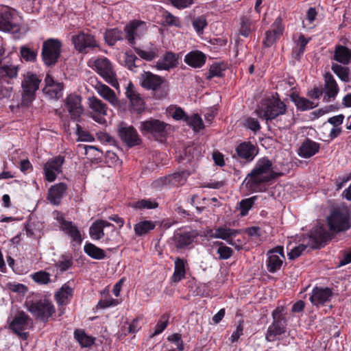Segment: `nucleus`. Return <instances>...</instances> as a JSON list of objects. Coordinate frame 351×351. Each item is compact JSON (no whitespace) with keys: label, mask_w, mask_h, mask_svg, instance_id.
<instances>
[{"label":"nucleus","mask_w":351,"mask_h":351,"mask_svg":"<svg viewBox=\"0 0 351 351\" xmlns=\"http://www.w3.org/2000/svg\"><path fill=\"white\" fill-rule=\"evenodd\" d=\"M256 112L259 118L267 123L276 121L279 128H288L294 123V115L287 110L285 103L279 98L271 97L262 101Z\"/></svg>","instance_id":"1"},{"label":"nucleus","mask_w":351,"mask_h":351,"mask_svg":"<svg viewBox=\"0 0 351 351\" xmlns=\"http://www.w3.org/2000/svg\"><path fill=\"white\" fill-rule=\"evenodd\" d=\"M281 175L274 171L272 162L264 157L257 160L243 184L251 191L262 192L265 190L266 184Z\"/></svg>","instance_id":"2"},{"label":"nucleus","mask_w":351,"mask_h":351,"mask_svg":"<svg viewBox=\"0 0 351 351\" xmlns=\"http://www.w3.org/2000/svg\"><path fill=\"white\" fill-rule=\"evenodd\" d=\"M42 78L32 72H27L23 75L21 82L22 98L18 105L21 108H29L36 98V92L38 90Z\"/></svg>","instance_id":"3"},{"label":"nucleus","mask_w":351,"mask_h":351,"mask_svg":"<svg viewBox=\"0 0 351 351\" xmlns=\"http://www.w3.org/2000/svg\"><path fill=\"white\" fill-rule=\"evenodd\" d=\"M327 223L332 233L344 232L351 228V213L346 206H338L331 210Z\"/></svg>","instance_id":"4"},{"label":"nucleus","mask_w":351,"mask_h":351,"mask_svg":"<svg viewBox=\"0 0 351 351\" xmlns=\"http://www.w3.org/2000/svg\"><path fill=\"white\" fill-rule=\"evenodd\" d=\"M271 315L273 322L268 327L265 335V339L269 342L275 341L278 336L284 334L287 325V319L283 306L276 307Z\"/></svg>","instance_id":"5"},{"label":"nucleus","mask_w":351,"mask_h":351,"mask_svg":"<svg viewBox=\"0 0 351 351\" xmlns=\"http://www.w3.org/2000/svg\"><path fill=\"white\" fill-rule=\"evenodd\" d=\"M88 65L112 86L115 87L118 85L115 72L113 70L111 62L108 58L105 57L91 58L88 60Z\"/></svg>","instance_id":"6"},{"label":"nucleus","mask_w":351,"mask_h":351,"mask_svg":"<svg viewBox=\"0 0 351 351\" xmlns=\"http://www.w3.org/2000/svg\"><path fill=\"white\" fill-rule=\"evenodd\" d=\"M27 310L37 319L43 322L48 321L49 318L55 313V307L52 302L47 299L26 303Z\"/></svg>","instance_id":"7"},{"label":"nucleus","mask_w":351,"mask_h":351,"mask_svg":"<svg viewBox=\"0 0 351 351\" xmlns=\"http://www.w3.org/2000/svg\"><path fill=\"white\" fill-rule=\"evenodd\" d=\"M71 42L75 49L80 53L86 54L90 50L99 48V45L94 35L88 32H79L72 36Z\"/></svg>","instance_id":"8"},{"label":"nucleus","mask_w":351,"mask_h":351,"mask_svg":"<svg viewBox=\"0 0 351 351\" xmlns=\"http://www.w3.org/2000/svg\"><path fill=\"white\" fill-rule=\"evenodd\" d=\"M171 125L159 119H149L141 121L139 130L144 135L152 134L155 138H163L167 136Z\"/></svg>","instance_id":"9"},{"label":"nucleus","mask_w":351,"mask_h":351,"mask_svg":"<svg viewBox=\"0 0 351 351\" xmlns=\"http://www.w3.org/2000/svg\"><path fill=\"white\" fill-rule=\"evenodd\" d=\"M62 43L55 38H49L43 44L41 56L47 66L54 65L60 56Z\"/></svg>","instance_id":"10"},{"label":"nucleus","mask_w":351,"mask_h":351,"mask_svg":"<svg viewBox=\"0 0 351 351\" xmlns=\"http://www.w3.org/2000/svg\"><path fill=\"white\" fill-rule=\"evenodd\" d=\"M53 215L58 223L60 230L68 235L73 241L80 244L82 242V237L77 227L72 221L66 220L62 213L55 211Z\"/></svg>","instance_id":"11"},{"label":"nucleus","mask_w":351,"mask_h":351,"mask_svg":"<svg viewBox=\"0 0 351 351\" xmlns=\"http://www.w3.org/2000/svg\"><path fill=\"white\" fill-rule=\"evenodd\" d=\"M17 29L16 12L9 7L0 8V30L15 32Z\"/></svg>","instance_id":"12"},{"label":"nucleus","mask_w":351,"mask_h":351,"mask_svg":"<svg viewBox=\"0 0 351 351\" xmlns=\"http://www.w3.org/2000/svg\"><path fill=\"white\" fill-rule=\"evenodd\" d=\"M30 318L23 311L18 312L10 324V328L20 338L26 340L29 334L25 332L28 328Z\"/></svg>","instance_id":"13"},{"label":"nucleus","mask_w":351,"mask_h":351,"mask_svg":"<svg viewBox=\"0 0 351 351\" xmlns=\"http://www.w3.org/2000/svg\"><path fill=\"white\" fill-rule=\"evenodd\" d=\"M332 295V289L316 286L311 291L309 300L313 306H323L330 302Z\"/></svg>","instance_id":"14"},{"label":"nucleus","mask_w":351,"mask_h":351,"mask_svg":"<svg viewBox=\"0 0 351 351\" xmlns=\"http://www.w3.org/2000/svg\"><path fill=\"white\" fill-rule=\"evenodd\" d=\"M64 162V157L58 156L47 160L43 167L45 178L48 182H53L57 176L62 173V166Z\"/></svg>","instance_id":"15"},{"label":"nucleus","mask_w":351,"mask_h":351,"mask_svg":"<svg viewBox=\"0 0 351 351\" xmlns=\"http://www.w3.org/2000/svg\"><path fill=\"white\" fill-rule=\"evenodd\" d=\"M118 134L120 138L129 147L139 145L141 138L132 125H129L125 123H121L118 125Z\"/></svg>","instance_id":"16"},{"label":"nucleus","mask_w":351,"mask_h":351,"mask_svg":"<svg viewBox=\"0 0 351 351\" xmlns=\"http://www.w3.org/2000/svg\"><path fill=\"white\" fill-rule=\"evenodd\" d=\"M266 262L267 270L270 273H274L280 269L285 260L284 249L282 246H278L267 253Z\"/></svg>","instance_id":"17"},{"label":"nucleus","mask_w":351,"mask_h":351,"mask_svg":"<svg viewBox=\"0 0 351 351\" xmlns=\"http://www.w3.org/2000/svg\"><path fill=\"white\" fill-rule=\"evenodd\" d=\"M191 173L188 170H183L182 171L176 172L173 174L160 178L156 180L154 183L155 186H179L184 184L187 178L190 176Z\"/></svg>","instance_id":"18"},{"label":"nucleus","mask_w":351,"mask_h":351,"mask_svg":"<svg viewBox=\"0 0 351 351\" xmlns=\"http://www.w3.org/2000/svg\"><path fill=\"white\" fill-rule=\"evenodd\" d=\"M331 234L323 226H317L313 228L309 236V245L312 248H319L331 239Z\"/></svg>","instance_id":"19"},{"label":"nucleus","mask_w":351,"mask_h":351,"mask_svg":"<svg viewBox=\"0 0 351 351\" xmlns=\"http://www.w3.org/2000/svg\"><path fill=\"white\" fill-rule=\"evenodd\" d=\"M126 39L131 46L135 44V39L140 38L146 32V24L141 21H134L125 27Z\"/></svg>","instance_id":"20"},{"label":"nucleus","mask_w":351,"mask_h":351,"mask_svg":"<svg viewBox=\"0 0 351 351\" xmlns=\"http://www.w3.org/2000/svg\"><path fill=\"white\" fill-rule=\"evenodd\" d=\"M64 108L69 113L72 119L79 121L83 112L81 97L77 95L71 94L64 101Z\"/></svg>","instance_id":"21"},{"label":"nucleus","mask_w":351,"mask_h":351,"mask_svg":"<svg viewBox=\"0 0 351 351\" xmlns=\"http://www.w3.org/2000/svg\"><path fill=\"white\" fill-rule=\"evenodd\" d=\"M284 27L282 24V19L278 16L272 24V29L268 30L265 34L263 44L265 47H270L283 33Z\"/></svg>","instance_id":"22"},{"label":"nucleus","mask_w":351,"mask_h":351,"mask_svg":"<svg viewBox=\"0 0 351 351\" xmlns=\"http://www.w3.org/2000/svg\"><path fill=\"white\" fill-rule=\"evenodd\" d=\"M139 82L144 88L155 90L160 86L163 80L161 77L151 72L144 71L139 77Z\"/></svg>","instance_id":"23"},{"label":"nucleus","mask_w":351,"mask_h":351,"mask_svg":"<svg viewBox=\"0 0 351 351\" xmlns=\"http://www.w3.org/2000/svg\"><path fill=\"white\" fill-rule=\"evenodd\" d=\"M110 228L112 232L114 230V226L105 220L98 219L94 221L89 228L90 238L93 240L99 241L104 237V228Z\"/></svg>","instance_id":"24"},{"label":"nucleus","mask_w":351,"mask_h":351,"mask_svg":"<svg viewBox=\"0 0 351 351\" xmlns=\"http://www.w3.org/2000/svg\"><path fill=\"white\" fill-rule=\"evenodd\" d=\"M320 144L306 138L300 146L298 154L304 158H309L319 152Z\"/></svg>","instance_id":"25"},{"label":"nucleus","mask_w":351,"mask_h":351,"mask_svg":"<svg viewBox=\"0 0 351 351\" xmlns=\"http://www.w3.org/2000/svg\"><path fill=\"white\" fill-rule=\"evenodd\" d=\"M94 87L97 93L106 101L109 102L110 104L113 106H117L119 105V99L117 97L114 91L107 85L95 80Z\"/></svg>","instance_id":"26"},{"label":"nucleus","mask_w":351,"mask_h":351,"mask_svg":"<svg viewBox=\"0 0 351 351\" xmlns=\"http://www.w3.org/2000/svg\"><path fill=\"white\" fill-rule=\"evenodd\" d=\"M236 152L239 158L250 162L256 156L258 151L256 147L251 142H243L237 146Z\"/></svg>","instance_id":"27"},{"label":"nucleus","mask_w":351,"mask_h":351,"mask_svg":"<svg viewBox=\"0 0 351 351\" xmlns=\"http://www.w3.org/2000/svg\"><path fill=\"white\" fill-rule=\"evenodd\" d=\"M324 101L329 102L335 99L339 93V87L333 76L328 73L325 76Z\"/></svg>","instance_id":"28"},{"label":"nucleus","mask_w":351,"mask_h":351,"mask_svg":"<svg viewBox=\"0 0 351 351\" xmlns=\"http://www.w3.org/2000/svg\"><path fill=\"white\" fill-rule=\"evenodd\" d=\"M184 62L194 69L202 68L206 63V56L201 51L195 50L186 53L184 59Z\"/></svg>","instance_id":"29"},{"label":"nucleus","mask_w":351,"mask_h":351,"mask_svg":"<svg viewBox=\"0 0 351 351\" xmlns=\"http://www.w3.org/2000/svg\"><path fill=\"white\" fill-rule=\"evenodd\" d=\"M19 66L12 64L0 63V82L1 84H10L11 80L16 78Z\"/></svg>","instance_id":"30"},{"label":"nucleus","mask_w":351,"mask_h":351,"mask_svg":"<svg viewBox=\"0 0 351 351\" xmlns=\"http://www.w3.org/2000/svg\"><path fill=\"white\" fill-rule=\"evenodd\" d=\"M67 189V185L64 182L54 184L49 189L48 200L54 205H58Z\"/></svg>","instance_id":"31"},{"label":"nucleus","mask_w":351,"mask_h":351,"mask_svg":"<svg viewBox=\"0 0 351 351\" xmlns=\"http://www.w3.org/2000/svg\"><path fill=\"white\" fill-rule=\"evenodd\" d=\"M73 295V289L67 284H64L55 293L54 298L58 305L64 306L68 304Z\"/></svg>","instance_id":"32"},{"label":"nucleus","mask_w":351,"mask_h":351,"mask_svg":"<svg viewBox=\"0 0 351 351\" xmlns=\"http://www.w3.org/2000/svg\"><path fill=\"white\" fill-rule=\"evenodd\" d=\"M178 63L177 56L171 52H167L163 58L159 60L156 63V67L160 70L169 71L170 69L175 67Z\"/></svg>","instance_id":"33"},{"label":"nucleus","mask_w":351,"mask_h":351,"mask_svg":"<svg viewBox=\"0 0 351 351\" xmlns=\"http://www.w3.org/2000/svg\"><path fill=\"white\" fill-rule=\"evenodd\" d=\"M334 59L343 64H348L351 59V50L345 46H337L334 51Z\"/></svg>","instance_id":"34"},{"label":"nucleus","mask_w":351,"mask_h":351,"mask_svg":"<svg viewBox=\"0 0 351 351\" xmlns=\"http://www.w3.org/2000/svg\"><path fill=\"white\" fill-rule=\"evenodd\" d=\"M84 251L89 257L93 259L102 260L106 257L104 250L91 243H86L84 246Z\"/></svg>","instance_id":"35"},{"label":"nucleus","mask_w":351,"mask_h":351,"mask_svg":"<svg viewBox=\"0 0 351 351\" xmlns=\"http://www.w3.org/2000/svg\"><path fill=\"white\" fill-rule=\"evenodd\" d=\"M217 232L216 239L225 240L228 244L233 245L232 238L235 237L239 231L227 227H219L217 228Z\"/></svg>","instance_id":"36"},{"label":"nucleus","mask_w":351,"mask_h":351,"mask_svg":"<svg viewBox=\"0 0 351 351\" xmlns=\"http://www.w3.org/2000/svg\"><path fill=\"white\" fill-rule=\"evenodd\" d=\"M186 261L180 258H177L174 262V272L172 276L173 280L175 282H180L182 279L185 278L186 275Z\"/></svg>","instance_id":"37"},{"label":"nucleus","mask_w":351,"mask_h":351,"mask_svg":"<svg viewBox=\"0 0 351 351\" xmlns=\"http://www.w3.org/2000/svg\"><path fill=\"white\" fill-rule=\"evenodd\" d=\"M174 240L178 248H184L193 243L194 236L189 232H176Z\"/></svg>","instance_id":"38"},{"label":"nucleus","mask_w":351,"mask_h":351,"mask_svg":"<svg viewBox=\"0 0 351 351\" xmlns=\"http://www.w3.org/2000/svg\"><path fill=\"white\" fill-rule=\"evenodd\" d=\"M88 104L89 108L95 113L100 115H106L107 112V106L101 100L95 96L88 97Z\"/></svg>","instance_id":"39"},{"label":"nucleus","mask_w":351,"mask_h":351,"mask_svg":"<svg viewBox=\"0 0 351 351\" xmlns=\"http://www.w3.org/2000/svg\"><path fill=\"white\" fill-rule=\"evenodd\" d=\"M75 339L83 348L91 346L95 343V339L88 335L83 330L77 329L74 332Z\"/></svg>","instance_id":"40"},{"label":"nucleus","mask_w":351,"mask_h":351,"mask_svg":"<svg viewBox=\"0 0 351 351\" xmlns=\"http://www.w3.org/2000/svg\"><path fill=\"white\" fill-rule=\"evenodd\" d=\"M122 38L123 33L118 28L108 29L104 35V39L110 46H113L118 40Z\"/></svg>","instance_id":"41"},{"label":"nucleus","mask_w":351,"mask_h":351,"mask_svg":"<svg viewBox=\"0 0 351 351\" xmlns=\"http://www.w3.org/2000/svg\"><path fill=\"white\" fill-rule=\"evenodd\" d=\"M156 227L155 222L152 221H141L134 226V232L138 236H143L149 231L154 229Z\"/></svg>","instance_id":"42"},{"label":"nucleus","mask_w":351,"mask_h":351,"mask_svg":"<svg viewBox=\"0 0 351 351\" xmlns=\"http://www.w3.org/2000/svg\"><path fill=\"white\" fill-rule=\"evenodd\" d=\"M331 69L341 80L344 82H348L350 81V69L348 67L341 66L337 63H333Z\"/></svg>","instance_id":"43"},{"label":"nucleus","mask_w":351,"mask_h":351,"mask_svg":"<svg viewBox=\"0 0 351 351\" xmlns=\"http://www.w3.org/2000/svg\"><path fill=\"white\" fill-rule=\"evenodd\" d=\"M167 112L169 116L176 121H186L188 115L180 108L176 106H171L167 109Z\"/></svg>","instance_id":"44"},{"label":"nucleus","mask_w":351,"mask_h":351,"mask_svg":"<svg viewBox=\"0 0 351 351\" xmlns=\"http://www.w3.org/2000/svg\"><path fill=\"white\" fill-rule=\"evenodd\" d=\"M62 84L57 82L52 86H45L43 91L45 94L48 95L51 98H58L62 95Z\"/></svg>","instance_id":"45"},{"label":"nucleus","mask_w":351,"mask_h":351,"mask_svg":"<svg viewBox=\"0 0 351 351\" xmlns=\"http://www.w3.org/2000/svg\"><path fill=\"white\" fill-rule=\"evenodd\" d=\"M293 101L297 108L302 111L311 110L317 106V104L304 97H296L293 99Z\"/></svg>","instance_id":"46"},{"label":"nucleus","mask_w":351,"mask_h":351,"mask_svg":"<svg viewBox=\"0 0 351 351\" xmlns=\"http://www.w3.org/2000/svg\"><path fill=\"white\" fill-rule=\"evenodd\" d=\"M21 57L27 62H34L38 55L37 49H34L28 45H23L20 49Z\"/></svg>","instance_id":"47"},{"label":"nucleus","mask_w":351,"mask_h":351,"mask_svg":"<svg viewBox=\"0 0 351 351\" xmlns=\"http://www.w3.org/2000/svg\"><path fill=\"white\" fill-rule=\"evenodd\" d=\"M125 66L133 72H136V69L138 66V63L141 60L132 52L127 51L124 54Z\"/></svg>","instance_id":"48"},{"label":"nucleus","mask_w":351,"mask_h":351,"mask_svg":"<svg viewBox=\"0 0 351 351\" xmlns=\"http://www.w3.org/2000/svg\"><path fill=\"white\" fill-rule=\"evenodd\" d=\"M185 123L193 128V130L195 132H199L204 127L202 118L197 114H195L191 117L188 115Z\"/></svg>","instance_id":"49"},{"label":"nucleus","mask_w":351,"mask_h":351,"mask_svg":"<svg viewBox=\"0 0 351 351\" xmlns=\"http://www.w3.org/2000/svg\"><path fill=\"white\" fill-rule=\"evenodd\" d=\"M225 70L226 66L224 64L220 63H214L210 66L207 79L210 80L215 77H223L224 75Z\"/></svg>","instance_id":"50"},{"label":"nucleus","mask_w":351,"mask_h":351,"mask_svg":"<svg viewBox=\"0 0 351 351\" xmlns=\"http://www.w3.org/2000/svg\"><path fill=\"white\" fill-rule=\"evenodd\" d=\"M258 196H252L249 198L242 199L239 203V208L241 210V215L245 216L247 215L248 211L253 206L255 201L257 199Z\"/></svg>","instance_id":"51"},{"label":"nucleus","mask_w":351,"mask_h":351,"mask_svg":"<svg viewBox=\"0 0 351 351\" xmlns=\"http://www.w3.org/2000/svg\"><path fill=\"white\" fill-rule=\"evenodd\" d=\"M219 247L217 250V253L219 254V258L222 260L228 259L232 255V250L225 245L221 241H216L215 243Z\"/></svg>","instance_id":"52"},{"label":"nucleus","mask_w":351,"mask_h":351,"mask_svg":"<svg viewBox=\"0 0 351 351\" xmlns=\"http://www.w3.org/2000/svg\"><path fill=\"white\" fill-rule=\"evenodd\" d=\"M317 16V12L315 8H310L306 15L305 19L302 21V27L306 29H312L314 27V21Z\"/></svg>","instance_id":"53"},{"label":"nucleus","mask_w":351,"mask_h":351,"mask_svg":"<svg viewBox=\"0 0 351 351\" xmlns=\"http://www.w3.org/2000/svg\"><path fill=\"white\" fill-rule=\"evenodd\" d=\"M252 29V22L246 16L241 18L239 34L247 38L249 36Z\"/></svg>","instance_id":"54"},{"label":"nucleus","mask_w":351,"mask_h":351,"mask_svg":"<svg viewBox=\"0 0 351 351\" xmlns=\"http://www.w3.org/2000/svg\"><path fill=\"white\" fill-rule=\"evenodd\" d=\"M158 206V204L151 199H141L133 202L132 207L137 209H152Z\"/></svg>","instance_id":"55"},{"label":"nucleus","mask_w":351,"mask_h":351,"mask_svg":"<svg viewBox=\"0 0 351 351\" xmlns=\"http://www.w3.org/2000/svg\"><path fill=\"white\" fill-rule=\"evenodd\" d=\"M33 280L40 285H47L50 282V274L45 271H39L32 275Z\"/></svg>","instance_id":"56"},{"label":"nucleus","mask_w":351,"mask_h":351,"mask_svg":"<svg viewBox=\"0 0 351 351\" xmlns=\"http://www.w3.org/2000/svg\"><path fill=\"white\" fill-rule=\"evenodd\" d=\"M72 265L73 261L71 257L68 255H63L61 256L60 260L56 264V266L63 272L71 267Z\"/></svg>","instance_id":"57"},{"label":"nucleus","mask_w":351,"mask_h":351,"mask_svg":"<svg viewBox=\"0 0 351 351\" xmlns=\"http://www.w3.org/2000/svg\"><path fill=\"white\" fill-rule=\"evenodd\" d=\"M192 25L198 34H202L205 27L207 25L206 19L204 16H200L193 19Z\"/></svg>","instance_id":"58"},{"label":"nucleus","mask_w":351,"mask_h":351,"mask_svg":"<svg viewBox=\"0 0 351 351\" xmlns=\"http://www.w3.org/2000/svg\"><path fill=\"white\" fill-rule=\"evenodd\" d=\"M167 340L176 346L178 351L184 350V342L182 339V335L180 333H173L167 337Z\"/></svg>","instance_id":"59"},{"label":"nucleus","mask_w":351,"mask_h":351,"mask_svg":"<svg viewBox=\"0 0 351 351\" xmlns=\"http://www.w3.org/2000/svg\"><path fill=\"white\" fill-rule=\"evenodd\" d=\"M168 320H169L168 316L163 315L162 317V319H160L155 326V330L152 335V337L156 336L164 331V330L167 326Z\"/></svg>","instance_id":"60"},{"label":"nucleus","mask_w":351,"mask_h":351,"mask_svg":"<svg viewBox=\"0 0 351 351\" xmlns=\"http://www.w3.org/2000/svg\"><path fill=\"white\" fill-rule=\"evenodd\" d=\"M136 53L143 59L151 61L156 57V53L152 51H145L137 47H134Z\"/></svg>","instance_id":"61"},{"label":"nucleus","mask_w":351,"mask_h":351,"mask_svg":"<svg viewBox=\"0 0 351 351\" xmlns=\"http://www.w3.org/2000/svg\"><path fill=\"white\" fill-rule=\"evenodd\" d=\"M244 125L250 130L256 132L261 128L258 121L256 118L247 117L244 122Z\"/></svg>","instance_id":"62"},{"label":"nucleus","mask_w":351,"mask_h":351,"mask_svg":"<svg viewBox=\"0 0 351 351\" xmlns=\"http://www.w3.org/2000/svg\"><path fill=\"white\" fill-rule=\"evenodd\" d=\"M130 101L135 110H141L143 108L144 102L141 95L137 93L134 97L130 98Z\"/></svg>","instance_id":"63"},{"label":"nucleus","mask_w":351,"mask_h":351,"mask_svg":"<svg viewBox=\"0 0 351 351\" xmlns=\"http://www.w3.org/2000/svg\"><path fill=\"white\" fill-rule=\"evenodd\" d=\"M306 248L305 245L301 244L299 245L293 249L288 253V257L289 259H295L300 256L302 252L304 251Z\"/></svg>","instance_id":"64"}]
</instances>
